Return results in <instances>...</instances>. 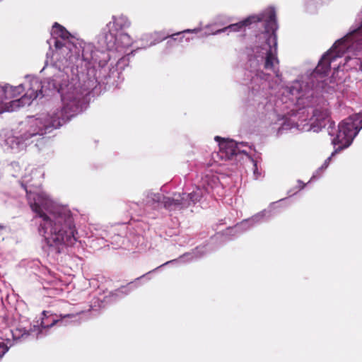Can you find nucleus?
Wrapping results in <instances>:
<instances>
[{"instance_id":"5","label":"nucleus","mask_w":362,"mask_h":362,"mask_svg":"<svg viewBox=\"0 0 362 362\" xmlns=\"http://www.w3.org/2000/svg\"><path fill=\"white\" fill-rule=\"evenodd\" d=\"M254 54L257 60L260 59L263 62L264 69L272 71L276 77L281 76L276 42L274 43V47H272L271 39H267L261 46L254 49Z\"/></svg>"},{"instance_id":"14","label":"nucleus","mask_w":362,"mask_h":362,"mask_svg":"<svg viewBox=\"0 0 362 362\" xmlns=\"http://www.w3.org/2000/svg\"><path fill=\"white\" fill-rule=\"evenodd\" d=\"M313 116L316 118V120L321 121L328 118L329 112L327 109H315L313 112Z\"/></svg>"},{"instance_id":"9","label":"nucleus","mask_w":362,"mask_h":362,"mask_svg":"<svg viewBox=\"0 0 362 362\" xmlns=\"http://www.w3.org/2000/svg\"><path fill=\"white\" fill-rule=\"evenodd\" d=\"M262 21V18L257 16H250L244 20L233 24H230L223 29L218 30L217 33H223L226 31L231 32H242L245 31L246 28L250 26L253 23H257Z\"/></svg>"},{"instance_id":"16","label":"nucleus","mask_w":362,"mask_h":362,"mask_svg":"<svg viewBox=\"0 0 362 362\" xmlns=\"http://www.w3.org/2000/svg\"><path fill=\"white\" fill-rule=\"evenodd\" d=\"M59 320H56V319H53L52 320V322H50L49 324L45 322V320H42L41 323H40V325L43 328H49V327H51L52 326H54L57 322H59Z\"/></svg>"},{"instance_id":"2","label":"nucleus","mask_w":362,"mask_h":362,"mask_svg":"<svg viewBox=\"0 0 362 362\" xmlns=\"http://www.w3.org/2000/svg\"><path fill=\"white\" fill-rule=\"evenodd\" d=\"M63 106L47 115H42L33 120L30 129L23 134V139L27 140L34 136H43L59 129L81 111L80 99L72 93L62 95Z\"/></svg>"},{"instance_id":"19","label":"nucleus","mask_w":362,"mask_h":362,"mask_svg":"<svg viewBox=\"0 0 362 362\" xmlns=\"http://www.w3.org/2000/svg\"><path fill=\"white\" fill-rule=\"evenodd\" d=\"M64 45L59 40H56L54 46L57 49H61Z\"/></svg>"},{"instance_id":"17","label":"nucleus","mask_w":362,"mask_h":362,"mask_svg":"<svg viewBox=\"0 0 362 362\" xmlns=\"http://www.w3.org/2000/svg\"><path fill=\"white\" fill-rule=\"evenodd\" d=\"M8 350V347L7 345L3 341H0V358L3 357Z\"/></svg>"},{"instance_id":"6","label":"nucleus","mask_w":362,"mask_h":362,"mask_svg":"<svg viewBox=\"0 0 362 362\" xmlns=\"http://www.w3.org/2000/svg\"><path fill=\"white\" fill-rule=\"evenodd\" d=\"M215 140L218 142L219 153L223 159H232L234 156L242 152L238 147V144L232 139H226L216 136Z\"/></svg>"},{"instance_id":"10","label":"nucleus","mask_w":362,"mask_h":362,"mask_svg":"<svg viewBox=\"0 0 362 362\" xmlns=\"http://www.w3.org/2000/svg\"><path fill=\"white\" fill-rule=\"evenodd\" d=\"M205 192L206 189L204 188L197 187L192 192L189 194L182 193V194L183 200H186V202H188L189 206H190L200 202Z\"/></svg>"},{"instance_id":"20","label":"nucleus","mask_w":362,"mask_h":362,"mask_svg":"<svg viewBox=\"0 0 362 362\" xmlns=\"http://www.w3.org/2000/svg\"><path fill=\"white\" fill-rule=\"evenodd\" d=\"M330 160H331V158H330V157H329V158H328L325 161L324 164L322 165V167H321V168H326L328 166V165H329V163Z\"/></svg>"},{"instance_id":"1","label":"nucleus","mask_w":362,"mask_h":362,"mask_svg":"<svg viewBox=\"0 0 362 362\" xmlns=\"http://www.w3.org/2000/svg\"><path fill=\"white\" fill-rule=\"evenodd\" d=\"M47 197L44 193L28 194V204L36 215L42 218L43 223L40 224L39 231L44 235L49 228L50 236L47 238L51 245L72 246L77 241V231L71 211L61 209L57 211L54 219H51L42 210V205L47 201Z\"/></svg>"},{"instance_id":"18","label":"nucleus","mask_w":362,"mask_h":362,"mask_svg":"<svg viewBox=\"0 0 362 362\" xmlns=\"http://www.w3.org/2000/svg\"><path fill=\"white\" fill-rule=\"evenodd\" d=\"M253 167H254V174L255 175V177L256 179H257L259 177V176L260 175V173H258V170H257V164L256 162H254L253 163Z\"/></svg>"},{"instance_id":"3","label":"nucleus","mask_w":362,"mask_h":362,"mask_svg":"<svg viewBox=\"0 0 362 362\" xmlns=\"http://www.w3.org/2000/svg\"><path fill=\"white\" fill-rule=\"evenodd\" d=\"M31 84L33 87L30 92L28 91L21 98L13 100L9 103H4V100L19 96L24 91L23 86L19 85L13 87L6 85L0 87V113L4 111H13L16 108L24 105L25 103L30 104V100L37 98L39 93H41V90H39L41 87L40 83L35 81Z\"/></svg>"},{"instance_id":"13","label":"nucleus","mask_w":362,"mask_h":362,"mask_svg":"<svg viewBox=\"0 0 362 362\" xmlns=\"http://www.w3.org/2000/svg\"><path fill=\"white\" fill-rule=\"evenodd\" d=\"M195 30H185L182 32H178L172 35H165L163 33H158L156 35H158V40L159 41H163L166 39H169L167 42L168 44L172 45L177 40V37L180 36L183 33H192L194 32Z\"/></svg>"},{"instance_id":"11","label":"nucleus","mask_w":362,"mask_h":362,"mask_svg":"<svg viewBox=\"0 0 362 362\" xmlns=\"http://www.w3.org/2000/svg\"><path fill=\"white\" fill-rule=\"evenodd\" d=\"M52 34L55 37H61L63 40H69L73 38L71 34L62 25L54 23L52 26Z\"/></svg>"},{"instance_id":"22","label":"nucleus","mask_w":362,"mask_h":362,"mask_svg":"<svg viewBox=\"0 0 362 362\" xmlns=\"http://www.w3.org/2000/svg\"><path fill=\"white\" fill-rule=\"evenodd\" d=\"M112 19H113V23H114V24H116V25H118V23L117 22V19H116V18H115V17H113V18H112Z\"/></svg>"},{"instance_id":"23","label":"nucleus","mask_w":362,"mask_h":362,"mask_svg":"<svg viewBox=\"0 0 362 362\" xmlns=\"http://www.w3.org/2000/svg\"><path fill=\"white\" fill-rule=\"evenodd\" d=\"M47 311H43V313H42L43 315H45V316H46V315H47Z\"/></svg>"},{"instance_id":"7","label":"nucleus","mask_w":362,"mask_h":362,"mask_svg":"<svg viewBox=\"0 0 362 362\" xmlns=\"http://www.w3.org/2000/svg\"><path fill=\"white\" fill-rule=\"evenodd\" d=\"M153 200L160 202L164 208L169 211L189 207V203L186 202V200H183L182 194L180 193L174 194L173 197H163L160 198L159 194L155 195Z\"/></svg>"},{"instance_id":"15","label":"nucleus","mask_w":362,"mask_h":362,"mask_svg":"<svg viewBox=\"0 0 362 362\" xmlns=\"http://www.w3.org/2000/svg\"><path fill=\"white\" fill-rule=\"evenodd\" d=\"M276 25V14L274 11H272L267 20V27L270 26L271 28Z\"/></svg>"},{"instance_id":"12","label":"nucleus","mask_w":362,"mask_h":362,"mask_svg":"<svg viewBox=\"0 0 362 362\" xmlns=\"http://www.w3.org/2000/svg\"><path fill=\"white\" fill-rule=\"evenodd\" d=\"M110 35L112 38H114V40H113L112 45H110V42L107 43V46L108 49H110L111 47H112L113 45L116 42L119 44V42H121V46L124 47H129L132 45V39H131L130 36L127 33H121L119 35V36L115 37H114L111 34H110Z\"/></svg>"},{"instance_id":"4","label":"nucleus","mask_w":362,"mask_h":362,"mask_svg":"<svg viewBox=\"0 0 362 362\" xmlns=\"http://www.w3.org/2000/svg\"><path fill=\"white\" fill-rule=\"evenodd\" d=\"M362 128V115H354L349 117L339 124V130L333 139L334 145H339L338 149L347 148Z\"/></svg>"},{"instance_id":"8","label":"nucleus","mask_w":362,"mask_h":362,"mask_svg":"<svg viewBox=\"0 0 362 362\" xmlns=\"http://www.w3.org/2000/svg\"><path fill=\"white\" fill-rule=\"evenodd\" d=\"M337 57V56L334 54L332 49L327 51L323 54L317 67L314 70L313 75L314 76H320L322 78L327 76L331 69V63L334 61Z\"/></svg>"},{"instance_id":"24","label":"nucleus","mask_w":362,"mask_h":362,"mask_svg":"<svg viewBox=\"0 0 362 362\" xmlns=\"http://www.w3.org/2000/svg\"><path fill=\"white\" fill-rule=\"evenodd\" d=\"M273 41H274V43L276 42L275 39H273Z\"/></svg>"},{"instance_id":"21","label":"nucleus","mask_w":362,"mask_h":362,"mask_svg":"<svg viewBox=\"0 0 362 362\" xmlns=\"http://www.w3.org/2000/svg\"><path fill=\"white\" fill-rule=\"evenodd\" d=\"M74 315H71V314H68V315H64V316L61 315V317L62 318H64V317H72Z\"/></svg>"}]
</instances>
